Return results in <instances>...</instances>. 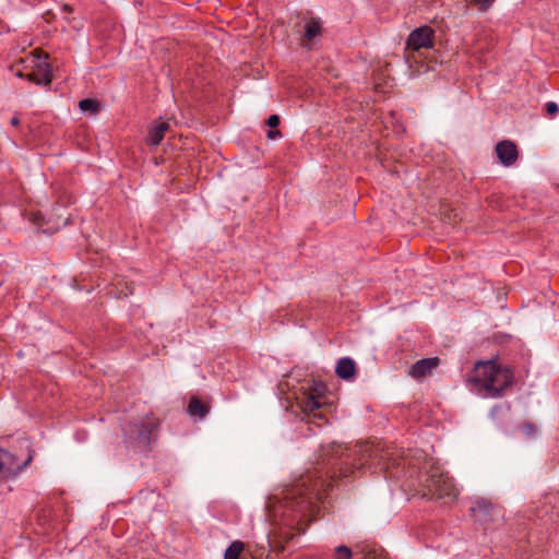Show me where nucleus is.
<instances>
[{"label": "nucleus", "instance_id": "nucleus-20", "mask_svg": "<svg viewBox=\"0 0 559 559\" xmlns=\"http://www.w3.org/2000/svg\"><path fill=\"white\" fill-rule=\"evenodd\" d=\"M496 0H473V3L478 8L479 11H487Z\"/></svg>", "mask_w": 559, "mask_h": 559}, {"label": "nucleus", "instance_id": "nucleus-15", "mask_svg": "<svg viewBox=\"0 0 559 559\" xmlns=\"http://www.w3.org/2000/svg\"><path fill=\"white\" fill-rule=\"evenodd\" d=\"M321 34V23L318 19H310L305 25V38L312 40Z\"/></svg>", "mask_w": 559, "mask_h": 559}, {"label": "nucleus", "instance_id": "nucleus-11", "mask_svg": "<svg viewBox=\"0 0 559 559\" xmlns=\"http://www.w3.org/2000/svg\"><path fill=\"white\" fill-rule=\"evenodd\" d=\"M158 427V420L153 417L148 416L144 418L139 425L135 424L136 428V435L139 440H146L151 433H153Z\"/></svg>", "mask_w": 559, "mask_h": 559}, {"label": "nucleus", "instance_id": "nucleus-16", "mask_svg": "<svg viewBox=\"0 0 559 559\" xmlns=\"http://www.w3.org/2000/svg\"><path fill=\"white\" fill-rule=\"evenodd\" d=\"M242 550L243 543L239 540L233 542L231 545L226 549L224 559H239V556Z\"/></svg>", "mask_w": 559, "mask_h": 559}, {"label": "nucleus", "instance_id": "nucleus-18", "mask_svg": "<svg viewBox=\"0 0 559 559\" xmlns=\"http://www.w3.org/2000/svg\"><path fill=\"white\" fill-rule=\"evenodd\" d=\"M362 559H388L386 556L380 549H362Z\"/></svg>", "mask_w": 559, "mask_h": 559}, {"label": "nucleus", "instance_id": "nucleus-14", "mask_svg": "<svg viewBox=\"0 0 559 559\" xmlns=\"http://www.w3.org/2000/svg\"><path fill=\"white\" fill-rule=\"evenodd\" d=\"M188 413L190 416L203 418L209 413V407L204 405L198 397H191L188 405Z\"/></svg>", "mask_w": 559, "mask_h": 559}, {"label": "nucleus", "instance_id": "nucleus-26", "mask_svg": "<svg viewBox=\"0 0 559 559\" xmlns=\"http://www.w3.org/2000/svg\"><path fill=\"white\" fill-rule=\"evenodd\" d=\"M19 123H20V120H19V118H17V117H13V118L11 119V124H12V126L16 127V126H19Z\"/></svg>", "mask_w": 559, "mask_h": 559}, {"label": "nucleus", "instance_id": "nucleus-8", "mask_svg": "<svg viewBox=\"0 0 559 559\" xmlns=\"http://www.w3.org/2000/svg\"><path fill=\"white\" fill-rule=\"evenodd\" d=\"M469 511L475 521L484 524L492 521L499 514L497 508L485 499H476Z\"/></svg>", "mask_w": 559, "mask_h": 559}, {"label": "nucleus", "instance_id": "nucleus-9", "mask_svg": "<svg viewBox=\"0 0 559 559\" xmlns=\"http://www.w3.org/2000/svg\"><path fill=\"white\" fill-rule=\"evenodd\" d=\"M496 153L499 162L506 167L512 166L519 156L516 145L509 140L499 142L496 145Z\"/></svg>", "mask_w": 559, "mask_h": 559}, {"label": "nucleus", "instance_id": "nucleus-3", "mask_svg": "<svg viewBox=\"0 0 559 559\" xmlns=\"http://www.w3.org/2000/svg\"><path fill=\"white\" fill-rule=\"evenodd\" d=\"M47 59V55H41L35 50L25 58L20 59L12 67V70L16 76L24 78L37 85H49L52 76Z\"/></svg>", "mask_w": 559, "mask_h": 559}, {"label": "nucleus", "instance_id": "nucleus-19", "mask_svg": "<svg viewBox=\"0 0 559 559\" xmlns=\"http://www.w3.org/2000/svg\"><path fill=\"white\" fill-rule=\"evenodd\" d=\"M352 556V550L346 546H338L335 549V559H350Z\"/></svg>", "mask_w": 559, "mask_h": 559}, {"label": "nucleus", "instance_id": "nucleus-4", "mask_svg": "<svg viewBox=\"0 0 559 559\" xmlns=\"http://www.w3.org/2000/svg\"><path fill=\"white\" fill-rule=\"evenodd\" d=\"M326 386L320 381H308L296 396V402L306 417L322 419V409L326 406Z\"/></svg>", "mask_w": 559, "mask_h": 559}, {"label": "nucleus", "instance_id": "nucleus-21", "mask_svg": "<svg viewBox=\"0 0 559 559\" xmlns=\"http://www.w3.org/2000/svg\"><path fill=\"white\" fill-rule=\"evenodd\" d=\"M523 433H525L526 436L531 437L533 436L535 432H536V427L535 425L531 424V423H526L524 424L522 427H521Z\"/></svg>", "mask_w": 559, "mask_h": 559}, {"label": "nucleus", "instance_id": "nucleus-13", "mask_svg": "<svg viewBox=\"0 0 559 559\" xmlns=\"http://www.w3.org/2000/svg\"><path fill=\"white\" fill-rule=\"evenodd\" d=\"M168 129V122H159L158 124L154 126L148 132V136L146 139L147 143L150 145L157 146L164 139V135Z\"/></svg>", "mask_w": 559, "mask_h": 559}, {"label": "nucleus", "instance_id": "nucleus-12", "mask_svg": "<svg viewBox=\"0 0 559 559\" xmlns=\"http://www.w3.org/2000/svg\"><path fill=\"white\" fill-rule=\"evenodd\" d=\"M335 373L344 380H349L354 378L356 373V365L355 361L349 357L341 358L337 361Z\"/></svg>", "mask_w": 559, "mask_h": 559}, {"label": "nucleus", "instance_id": "nucleus-29", "mask_svg": "<svg viewBox=\"0 0 559 559\" xmlns=\"http://www.w3.org/2000/svg\"><path fill=\"white\" fill-rule=\"evenodd\" d=\"M280 551H283L284 550V546L282 545L280 548H278Z\"/></svg>", "mask_w": 559, "mask_h": 559}, {"label": "nucleus", "instance_id": "nucleus-5", "mask_svg": "<svg viewBox=\"0 0 559 559\" xmlns=\"http://www.w3.org/2000/svg\"><path fill=\"white\" fill-rule=\"evenodd\" d=\"M426 487L432 497L438 499H454L457 496V489L453 480L440 472L439 468H432L426 479Z\"/></svg>", "mask_w": 559, "mask_h": 559}, {"label": "nucleus", "instance_id": "nucleus-28", "mask_svg": "<svg viewBox=\"0 0 559 559\" xmlns=\"http://www.w3.org/2000/svg\"><path fill=\"white\" fill-rule=\"evenodd\" d=\"M293 535H285L286 540L292 539Z\"/></svg>", "mask_w": 559, "mask_h": 559}, {"label": "nucleus", "instance_id": "nucleus-25", "mask_svg": "<svg viewBox=\"0 0 559 559\" xmlns=\"http://www.w3.org/2000/svg\"><path fill=\"white\" fill-rule=\"evenodd\" d=\"M132 294V288L129 287V286H126V289H121L119 293H118V297H127L129 295Z\"/></svg>", "mask_w": 559, "mask_h": 559}, {"label": "nucleus", "instance_id": "nucleus-24", "mask_svg": "<svg viewBox=\"0 0 559 559\" xmlns=\"http://www.w3.org/2000/svg\"><path fill=\"white\" fill-rule=\"evenodd\" d=\"M281 135H282V133L278 130H270V131H267V138L269 139L274 140L276 138H280Z\"/></svg>", "mask_w": 559, "mask_h": 559}, {"label": "nucleus", "instance_id": "nucleus-27", "mask_svg": "<svg viewBox=\"0 0 559 559\" xmlns=\"http://www.w3.org/2000/svg\"><path fill=\"white\" fill-rule=\"evenodd\" d=\"M62 10H63L64 12H68V13H70V12L72 11V9H71L68 4H64V5L62 7Z\"/></svg>", "mask_w": 559, "mask_h": 559}, {"label": "nucleus", "instance_id": "nucleus-1", "mask_svg": "<svg viewBox=\"0 0 559 559\" xmlns=\"http://www.w3.org/2000/svg\"><path fill=\"white\" fill-rule=\"evenodd\" d=\"M384 454L369 443H359L348 449L332 444L323 454L322 461L309 468L295 483L281 492V497H270L266 511L269 519L276 525L305 531L304 524L312 520L318 510L317 502L333 487L335 473L330 474L325 466L331 459L340 460V477H347L354 471L365 466L373 459H383Z\"/></svg>", "mask_w": 559, "mask_h": 559}, {"label": "nucleus", "instance_id": "nucleus-22", "mask_svg": "<svg viewBox=\"0 0 559 559\" xmlns=\"http://www.w3.org/2000/svg\"><path fill=\"white\" fill-rule=\"evenodd\" d=\"M546 110L549 116H555L559 111V107L555 102H548L546 104Z\"/></svg>", "mask_w": 559, "mask_h": 559}, {"label": "nucleus", "instance_id": "nucleus-10", "mask_svg": "<svg viewBox=\"0 0 559 559\" xmlns=\"http://www.w3.org/2000/svg\"><path fill=\"white\" fill-rule=\"evenodd\" d=\"M440 364L438 357L424 358L416 361L409 369L408 374L414 379H420L429 374Z\"/></svg>", "mask_w": 559, "mask_h": 559}, {"label": "nucleus", "instance_id": "nucleus-17", "mask_svg": "<svg viewBox=\"0 0 559 559\" xmlns=\"http://www.w3.org/2000/svg\"><path fill=\"white\" fill-rule=\"evenodd\" d=\"M79 107L82 111H90L96 114L99 109V103L95 99L85 98L79 103Z\"/></svg>", "mask_w": 559, "mask_h": 559}, {"label": "nucleus", "instance_id": "nucleus-2", "mask_svg": "<svg viewBox=\"0 0 559 559\" xmlns=\"http://www.w3.org/2000/svg\"><path fill=\"white\" fill-rule=\"evenodd\" d=\"M475 390L485 397H500L513 381L510 368L501 367L493 361H479L468 377Z\"/></svg>", "mask_w": 559, "mask_h": 559}, {"label": "nucleus", "instance_id": "nucleus-23", "mask_svg": "<svg viewBox=\"0 0 559 559\" xmlns=\"http://www.w3.org/2000/svg\"><path fill=\"white\" fill-rule=\"evenodd\" d=\"M267 126L270 128H275L278 126L280 123V117L277 115H271L269 118H267V121H266Z\"/></svg>", "mask_w": 559, "mask_h": 559}, {"label": "nucleus", "instance_id": "nucleus-6", "mask_svg": "<svg viewBox=\"0 0 559 559\" xmlns=\"http://www.w3.org/2000/svg\"><path fill=\"white\" fill-rule=\"evenodd\" d=\"M32 459V455H28L24 461H20L11 452L0 449V480L16 477Z\"/></svg>", "mask_w": 559, "mask_h": 559}, {"label": "nucleus", "instance_id": "nucleus-7", "mask_svg": "<svg viewBox=\"0 0 559 559\" xmlns=\"http://www.w3.org/2000/svg\"><path fill=\"white\" fill-rule=\"evenodd\" d=\"M433 31L429 26H421L414 29L407 38L406 46L412 50L432 47Z\"/></svg>", "mask_w": 559, "mask_h": 559}]
</instances>
